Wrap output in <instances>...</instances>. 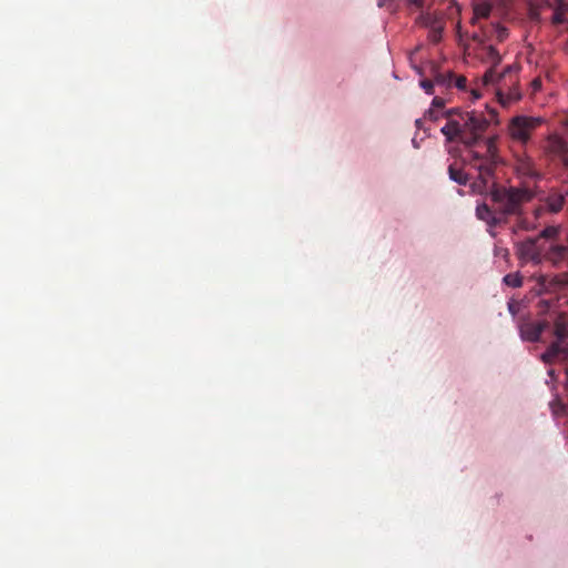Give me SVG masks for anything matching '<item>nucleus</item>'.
<instances>
[{
  "instance_id": "obj_33",
  "label": "nucleus",
  "mask_w": 568,
  "mask_h": 568,
  "mask_svg": "<svg viewBox=\"0 0 568 568\" xmlns=\"http://www.w3.org/2000/svg\"><path fill=\"white\" fill-rule=\"evenodd\" d=\"M384 4H386V1L383 0L379 2V7H383Z\"/></svg>"
},
{
  "instance_id": "obj_3",
  "label": "nucleus",
  "mask_w": 568,
  "mask_h": 568,
  "mask_svg": "<svg viewBox=\"0 0 568 568\" xmlns=\"http://www.w3.org/2000/svg\"><path fill=\"white\" fill-rule=\"evenodd\" d=\"M552 333L556 341L541 354V361L548 365L557 361H568V343L565 342L568 337V317L564 313L556 317Z\"/></svg>"
},
{
  "instance_id": "obj_31",
  "label": "nucleus",
  "mask_w": 568,
  "mask_h": 568,
  "mask_svg": "<svg viewBox=\"0 0 568 568\" xmlns=\"http://www.w3.org/2000/svg\"><path fill=\"white\" fill-rule=\"evenodd\" d=\"M422 122H423L422 119H417L416 122H415L416 126L417 128H422Z\"/></svg>"
},
{
  "instance_id": "obj_14",
  "label": "nucleus",
  "mask_w": 568,
  "mask_h": 568,
  "mask_svg": "<svg viewBox=\"0 0 568 568\" xmlns=\"http://www.w3.org/2000/svg\"><path fill=\"white\" fill-rule=\"evenodd\" d=\"M416 22L425 28H434L444 22L443 16L436 12H422Z\"/></svg>"
},
{
  "instance_id": "obj_15",
  "label": "nucleus",
  "mask_w": 568,
  "mask_h": 568,
  "mask_svg": "<svg viewBox=\"0 0 568 568\" xmlns=\"http://www.w3.org/2000/svg\"><path fill=\"white\" fill-rule=\"evenodd\" d=\"M448 174L450 180L458 183L459 185H466L468 182V175L462 168H458L455 164H450L448 166Z\"/></svg>"
},
{
  "instance_id": "obj_12",
  "label": "nucleus",
  "mask_w": 568,
  "mask_h": 568,
  "mask_svg": "<svg viewBox=\"0 0 568 568\" xmlns=\"http://www.w3.org/2000/svg\"><path fill=\"white\" fill-rule=\"evenodd\" d=\"M480 44V58L483 61L489 63L493 67H497L501 61V55L496 50V48L489 42L479 43Z\"/></svg>"
},
{
  "instance_id": "obj_19",
  "label": "nucleus",
  "mask_w": 568,
  "mask_h": 568,
  "mask_svg": "<svg viewBox=\"0 0 568 568\" xmlns=\"http://www.w3.org/2000/svg\"><path fill=\"white\" fill-rule=\"evenodd\" d=\"M541 10L539 9L538 4L530 1L528 3V17L534 22H540L541 20Z\"/></svg>"
},
{
  "instance_id": "obj_27",
  "label": "nucleus",
  "mask_w": 568,
  "mask_h": 568,
  "mask_svg": "<svg viewBox=\"0 0 568 568\" xmlns=\"http://www.w3.org/2000/svg\"><path fill=\"white\" fill-rule=\"evenodd\" d=\"M410 3L415 4L417 8H424V1L423 0H410Z\"/></svg>"
},
{
  "instance_id": "obj_22",
  "label": "nucleus",
  "mask_w": 568,
  "mask_h": 568,
  "mask_svg": "<svg viewBox=\"0 0 568 568\" xmlns=\"http://www.w3.org/2000/svg\"><path fill=\"white\" fill-rule=\"evenodd\" d=\"M445 105V100L443 98H439V97H435L432 101V106L433 109H436V110H439V109H443Z\"/></svg>"
},
{
  "instance_id": "obj_28",
  "label": "nucleus",
  "mask_w": 568,
  "mask_h": 568,
  "mask_svg": "<svg viewBox=\"0 0 568 568\" xmlns=\"http://www.w3.org/2000/svg\"><path fill=\"white\" fill-rule=\"evenodd\" d=\"M508 310L511 314H515L516 313V307H515V304L514 303H509L508 304Z\"/></svg>"
},
{
  "instance_id": "obj_20",
  "label": "nucleus",
  "mask_w": 568,
  "mask_h": 568,
  "mask_svg": "<svg viewBox=\"0 0 568 568\" xmlns=\"http://www.w3.org/2000/svg\"><path fill=\"white\" fill-rule=\"evenodd\" d=\"M496 67H493L484 74L485 83H494L496 81Z\"/></svg>"
},
{
  "instance_id": "obj_26",
  "label": "nucleus",
  "mask_w": 568,
  "mask_h": 568,
  "mask_svg": "<svg viewBox=\"0 0 568 568\" xmlns=\"http://www.w3.org/2000/svg\"><path fill=\"white\" fill-rule=\"evenodd\" d=\"M518 227L523 229V230H529L530 226H529V224L526 221L520 220L519 223H518Z\"/></svg>"
},
{
  "instance_id": "obj_30",
  "label": "nucleus",
  "mask_w": 568,
  "mask_h": 568,
  "mask_svg": "<svg viewBox=\"0 0 568 568\" xmlns=\"http://www.w3.org/2000/svg\"><path fill=\"white\" fill-rule=\"evenodd\" d=\"M548 375H549L551 378H555V377H556L555 369H552V368L548 369Z\"/></svg>"
},
{
  "instance_id": "obj_17",
  "label": "nucleus",
  "mask_w": 568,
  "mask_h": 568,
  "mask_svg": "<svg viewBox=\"0 0 568 568\" xmlns=\"http://www.w3.org/2000/svg\"><path fill=\"white\" fill-rule=\"evenodd\" d=\"M554 14L551 18V23L554 26H559L568 22L566 18V13L568 12V9H559V7H554Z\"/></svg>"
},
{
  "instance_id": "obj_7",
  "label": "nucleus",
  "mask_w": 568,
  "mask_h": 568,
  "mask_svg": "<svg viewBox=\"0 0 568 568\" xmlns=\"http://www.w3.org/2000/svg\"><path fill=\"white\" fill-rule=\"evenodd\" d=\"M566 194L568 191L551 189L547 195L540 199V205L534 211L535 216L538 219L544 212L558 213L564 206Z\"/></svg>"
},
{
  "instance_id": "obj_29",
  "label": "nucleus",
  "mask_w": 568,
  "mask_h": 568,
  "mask_svg": "<svg viewBox=\"0 0 568 568\" xmlns=\"http://www.w3.org/2000/svg\"><path fill=\"white\" fill-rule=\"evenodd\" d=\"M436 82H437V83H445V82H446V80H445V78H444L443 75H438V77L436 78Z\"/></svg>"
},
{
  "instance_id": "obj_18",
  "label": "nucleus",
  "mask_w": 568,
  "mask_h": 568,
  "mask_svg": "<svg viewBox=\"0 0 568 568\" xmlns=\"http://www.w3.org/2000/svg\"><path fill=\"white\" fill-rule=\"evenodd\" d=\"M444 29H445V22H443L438 26H435L434 28H430L429 33H428V39L433 43H438L443 38Z\"/></svg>"
},
{
  "instance_id": "obj_6",
  "label": "nucleus",
  "mask_w": 568,
  "mask_h": 568,
  "mask_svg": "<svg viewBox=\"0 0 568 568\" xmlns=\"http://www.w3.org/2000/svg\"><path fill=\"white\" fill-rule=\"evenodd\" d=\"M509 36L508 29L499 23L479 24V30L474 32L471 39L478 43L490 41L504 42Z\"/></svg>"
},
{
  "instance_id": "obj_23",
  "label": "nucleus",
  "mask_w": 568,
  "mask_h": 568,
  "mask_svg": "<svg viewBox=\"0 0 568 568\" xmlns=\"http://www.w3.org/2000/svg\"><path fill=\"white\" fill-rule=\"evenodd\" d=\"M534 3L538 4L539 9L554 8V3L550 0H535Z\"/></svg>"
},
{
  "instance_id": "obj_32",
  "label": "nucleus",
  "mask_w": 568,
  "mask_h": 568,
  "mask_svg": "<svg viewBox=\"0 0 568 568\" xmlns=\"http://www.w3.org/2000/svg\"><path fill=\"white\" fill-rule=\"evenodd\" d=\"M384 4H386V1L383 0L379 2V7H383Z\"/></svg>"
},
{
  "instance_id": "obj_25",
  "label": "nucleus",
  "mask_w": 568,
  "mask_h": 568,
  "mask_svg": "<svg viewBox=\"0 0 568 568\" xmlns=\"http://www.w3.org/2000/svg\"><path fill=\"white\" fill-rule=\"evenodd\" d=\"M554 7H559V9H568V0H554Z\"/></svg>"
},
{
  "instance_id": "obj_5",
  "label": "nucleus",
  "mask_w": 568,
  "mask_h": 568,
  "mask_svg": "<svg viewBox=\"0 0 568 568\" xmlns=\"http://www.w3.org/2000/svg\"><path fill=\"white\" fill-rule=\"evenodd\" d=\"M542 151L546 159L560 169L564 182H568V142L558 134H550Z\"/></svg>"
},
{
  "instance_id": "obj_13",
  "label": "nucleus",
  "mask_w": 568,
  "mask_h": 568,
  "mask_svg": "<svg viewBox=\"0 0 568 568\" xmlns=\"http://www.w3.org/2000/svg\"><path fill=\"white\" fill-rule=\"evenodd\" d=\"M493 6L487 1L476 2L473 6V18L470 23L473 26L481 24L479 21L481 19H488L491 12Z\"/></svg>"
},
{
  "instance_id": "obj_10",
  "label": "nucleus",
  "mask_w": 568,
  "mask_h": 568,
  "mask_svg": "<svg viewBox=\"0 0 568 568\" xmlns=\"http://www.w3.org/2000/svg\"><path fill=\"white\" fill-rule=\"evenodd\" d=\"M476 215L479 220L486 222L487 224L491 226L501 225L503 220L499 214H497L496 207H494V204L489 206L486 203H483L477 206L476 209Z\"/></svg>"
},
{
  "instance_id": "obj_9",
  "label": "nucleus",
  "mask_w": 568,
  "mask_h": 568,
  "mask_svg": "<svg viewBox=\"0 0 568 568\" xmlns=\"http://www.w3.org/2000/svg\"><path fill=\"white\" fill-rule=\"evenodd\" d=\"M568 267V265L566 264ZM561 267H565L562 265ZM539 285L545 291H552L557 288H564L568 286V271L558 273L556 275H541L538 280Z\"/></svg>"
},
{
  "instance_id": "obj_8",
  "label": "nucleus",
  "mask_w": 568,
  "mask_h": 568,
  "mask_svg": "<svg viewBox=\"0 0 568 568\" xmlns=\"http://www.w3.org/2000/svg\"><path fill=\"white\" fill-rule=\"evenodd\" d=\"M548 327L547 321L525 320L519 323V334L523 341L536 343L540 341L542 332Z\"/></svg>"
},
{
  "instance_id": "obj_16",
  "label": "nucleus",
  "mask_w": 568,
  "mask_h": 568,
  "mask_svg": "<svg viewBox=\"0 0 568 568\" xmlns=\"http://www.w3.org/2000/svg\"><path fill=\"white\" fill-rule=\"evenodd\" d=\"M503 282L510 287L517 288L523 286V276L519 272L509 273L504 276Z\"/></svg>"
},
{
  "instance_id": "obj_1",
  "label": "nucleus",
  "mask_w": 568,
  "mask_h": 568,
  "mask_svg": "<svg viewBox=\"0 0 568 568\" xmlns=\"http://www.w3.org/2000/svg\"><path fill=\"white\" fill-rule=\"evenodd\" d=\"M496 136H488L483 143V150H471L465 161L477 170L478 179L473 187L478 193H488L491 204L496 207L503 223L509 216L521 217L524 205L531 201L534 194L527 187H515L490 183L495 166L498 162V148Z\"/></svg>"
},
{
  "instance_id": "obj_11",
  "label": "nucleus",
  "mask_w": 568,
  "mask_h": 568,
  "mask_svg": "<svg viewBox=\"0 0 568 568\" xmlns=\"http://www.w3.org/2000/svg\"><path fill=\"white\" fill-rule=\"evenodd\" d=\"M516 168L520 174L527 178H539L534 160L526 153L517 156Z\"/></svg>"
},
{
  "instance_id": "obj_2",
  "label": "nucleus",
  "mask_w": 568,
  "mask_h": 568,
  "mask_svg": "<svg viewBox=\"0 0 568 568\" xmlns=\"http://www.w3.org/2000/svg\"><path fill=\"white\" fill-rule=\"evenodd\" d=\"M494 110L489 111V118L479 111H464L459 108H452L442 114L436 109L429 108L425 116L432 121H438L439 118L447 119V123L440 129L448 142L458 140L469 150H483V143L487 138L484 133L487 131L490 122L496 118Z\"/></svg>"
},
{
  "instance_id": "obj_21",
  "label": "nucleus",
  "mask_w": 568,
  "mask_h": 568,
  "mask_svg": "<svg viewBox=\"0 0 568 568\" xmlns=\"http://www.w3.org/2000/svg\"><path fill=\"white\" fill-rule=\"evenodd\" d=\"M420 87L424 89V91L427 94H433L434 93V83H433V81H430L428 79H424V80L420 81Z\"/></svg>"
},
{
  "instance_id": "obj_4",
  "label": "nucleus",
  "mask_w": 568,
  "mask_h": 568,
  "mask_svg": "<svg viewBox=\"0 0 568 568\" xmlns=\"http://www.w3.org/2000/svg\"><path fill=\"white\" fill-rule=\"evenodd\" d=\"M542 123L544 119L540 116L516 115L509 120L507 132L513 142L526 146Z\"/></svg>"
},
{
  "instance_id": "obj_24",
  "label": "nucleus",
  "mask_w": 568,
  "mask_h": 568,
  "mask_svg": "<svg viewBox=\"0 0 568 568\" xmlns=\"http://www.w3.org/2000/svg\"><path fill=\"white\" fill-rule=\"evenodd\" d=\"M466 83H467V80L463 75L455 79V87H457L458 89H465Z\"/></svg>"
}]
</instances>
